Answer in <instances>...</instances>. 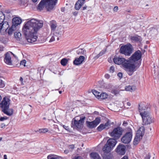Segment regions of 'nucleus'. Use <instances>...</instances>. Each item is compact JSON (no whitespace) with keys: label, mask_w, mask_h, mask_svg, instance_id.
<instances>
[{"label":"nucleus","mask_w":159,"mask_h":159,"mask_svg":"<svg viewBox=\"0 0 159 159\" xmlns=\"http://www.w3.org/2000/svg\"><path fill=\"white\" fill-rule=\"evenodd\" d=\"M43 25L42 21L35 19H32L25 23L22 31L29 43H33L37 40V37L36 34Z\"/></svg>","instance_id":"nucleus-1"},{"label":"nucleus","mask_w":159,"mask_h":159,"mask_svg":"<svg viewBox=\"0 0 159 159\" xmlns=\"http://www.w3.org/2000/svg\"><path fill=\"white\" fill-rule=\"evenodd\" d=\"M141 56V51L138 50L128 59L131 75L140 66L141 61L139 60Z\"/></svg>","instance_id":"nucleus-2"},{"label":"nucleus","mask_w":159,"mask_h":159,"mask_svg":"<svg viewBox=\"0 0 159 159\" xmlns=\"http://www.w3.org/2000/svg\"><path fill=\"white\" fill-rule=\"evenodd\" d=\"M57 0H42L39 4L37 9L41 11L45 7L48 11L52 10Z\"/></svg>","instance_id":"nucleus-3"},{"label":"nucleus","mask_w":159,"mask_h":159,"mask_svg":"<svg viewBox=\"0 0 159 159\" xmlns=\"http://www.w3.org/2000/svg\"><path fill=\"white\" fill-rule=\"evenodd\" d=\"M113 60L116 64L121 65L127 74L129 75H131L128 59L126 60L124 58L115 57Z\"/></svg>","instance_id":"nucleus-4"},{"label":"nucleus","mask_w":159,"mask_h":159,"mask_svg":"<svg viewBox=\"0 0 159 159\" xmlns=\"http://www.w3.org/2000/svg\"><path fill=\"white\" fill-rule=\"evenodd\" d=\"M11 16L9 13L3 12L1 11V31H4L5 32L9 27L8 22L7 21L9 17Z\"/></svg>","instance_id":"nucleus-5"},{"label":"nucleus","mask_w":159,"mask_h":159,"mask_svg":"<svg viewBox=\"0 0 159 159\" xmlns=\"http://www.w3.org/2000/svg\"><path fill=\"white\" fill-rule=\"evenodd\" d=\"M10 104V99L7 97H4L1 102V107L2 109V111L8 116L11 115L13 113L12 109H9Z\"/></svg>","instance_id":"nucleus-6"},{"label":"nucleus","mask_w":159,"mask_h":159,"mask_svg":"<svg viewBox=\"0 0 159 159\" xmlns=\"http://www.w3.org/2000/svg\"><path fill=\"white\" fill-rule=\"evenodd\" d=\"M117 142L116 140L110 139L107 141L106 144L103 147L102 150L104 153H108L112 150Z\"/></svg>","instance_id":"nucleus-7"},{"label":"nucleus","mask_w":159,"mask_h":159,"mask_svg":"<svg viewBox=\"0 0 159 159\" xmlns=\"http://www.w3.org/2000/svg\"><path fill=\"white\" fill-rule=\"evenodd\" d=\"M133 48L130 43L123 45L120 48V52L126 56H129L132 52Z\"/></svg>","instance_id":"nucleus-8"},{"label":"nucleus","mask_w":159,"mask_h":159,"mask_svg":"<svg viewBox=\"0 0 159 159\" xmlns=\"http://www.w3.org/2000/svg\"><path fill=\"white\" fill-rule=\"evenodd\" d=\"M50 26L52 30V33L55 36L58 37L57 38V40H59V37H60L61 36V32L60 30V29L59 28H57L56 29L57 24L55 21L53 20L50 22Z\"/></svg>","instance_id":"nucleus-9"},{"label":"nucleus","mask_w":159,"mask_h":159,"mask_svg":"<svg viewBox=\"0 0 159 159\" xmlns=\"http://www.w3.org/2000/svg\"><path fill=\"white\" fill-rule=\"evenodd\" d=\"M128 131L122 136L121 141L124 143H128L131 141L132 137V131L131 129L128 128Z\"/></svg>","instance_id":"nucleus-10"},{"label":"nucleus","mask_w":159,"mask_h":159,"mask_svg":"<svg viewBox=\"0 0 159 159\" xmlns=\"http://www.w3.org/2000/svg\"><path fill=\"white\" fill-rule=\"evenodd\" d=\"M123 130L120 127L115 128L110 133V135L116 139H118L122 134Z\"/></svg>","instance_id":"nucleus-11"},{"label":"nucleus","mask_w":159,"mask_h":159,"mask_svg":"<svg viewBox=\"0 0 159 159\" xmlns=\"http://www.w3.org/2000/svg\"><path fill=\"white\" fill-rule=\"evenodd\" d=\"M84 120H74L71 122V126L74 129H80L83 128Z\"/></svg>","instance_id":"nucleus-12"},{"label":"nucleus","mask_w":159,"mask_h":159,"mask_svg":"<svg viewBox=\"0 0 159 159\" xmlns=\"http://www.w3.org/2000/svg\"><path fill=\"white\" fill-rule=\"evenodd\" d=\"M11 54H12V52H9L5 54L4 61L8 65L14 66L16 65V63L15 62H13L11 60Z\"/></svg>","instance_id":"nucleus-13"},{"label":"nucleus","mask_w":159,"mask_h":159,"mask_svg":"<svg viewBox=\"0 0 159 159\" xmlns=\"http://www.w3.org/2000/svg\"><path fill=\"white\" fill-rule=\"evenodd\" d=\"M116 152L119 154L124 155L125 152V147L123 144H119L116 149Z\"/></svg>","instance_id":"nucleus-14"},{"label":"nucleus","mask_w":159,"mask_h":159,"mask_svg":"<svg viewBox=\"0 0 159 159\" xmlns=\"http://www.w3.org/2000/svg\"><path fill=\"white\" fill-rule=\"evenodd\" d=\"M100 120H94L91 122L87 121V126L89 128L92 129L96 127L100 122Z\"/></svg>","instance_id":"nucleus-15"},{"label":"nucleus","mask_w":159,"mask_h":159,"mask_svg":"<svg viewBox=\"0 0 159 159\" xmlns=\"http://www.w3.org/2000/svg\"><path fill=\"white\" fill-rule=\"evenodd\" d=\"M85 59L84 56H80L79 58H77L73 61V64L75 65H80L83 63Z\"/></svg>","instance_id":"nucleus-16"},{"label":"nucleus","mask_w":159,"mask_h":159,"mask_svg":"<svg viewBox=\"0 0 159 159\" xmlns=\"http://www.w3.org/2000/svg\"><path fill=\"white\" fill-rule=\"evenodd\" d=\"M110 125L109 124V122L108 121L105 124H102L100 125L97 128V129L99 131H101L104 129H108L110 128Z\"/></svg>","instance_id":"nucleus-17"},{"label":"nucleus","mask_w":159,"mask_h":159,"mask_svg":"<svg viewBox=\"0 0 159 159\" xmlns=\"http://www.w3.org/2000/svg\"><path fill=\"white\" fill-rule=\"evenodd\" d=\"M21 22V20L20 18L18 17H14L12 20V26H15L16 28V26L20 24Z\"/></svg>","instance_id":"nucleus-18"},{"label":"nucleus","mask_w":159,"mask_h":159,"mask_svg":"<svg viewBox=\"0 0 159 159\" xmlns=\"http://www.w3.org/2000/svg\"><path fill=\"white\" fill-rule=\"evenodd\" d=\"M140 115L142 117V119H151L152 118L150 116L149 113L147 111H145L143 112L140 111Z\"/></svg>","instance_id":"nucleus-19"},{"label":"nucleus","mask_w":159,"mask_h":159,"mask_svg":"<svg viewBox=\"0 0 159 159\" xmlns=\"http://www.w3.org/2000/svg\"><path fill=\"white\" fill-rule=\"evenodd\" d=\"M93 117L95 118V119H105V118L103 116L99 115L98 112L97 111L94 112L92 114Z\"/></svg>","instance_id":"nucleus-20"},{"label":"nucleus","mask_w":159,"mask_h":159,"mask_svg":"<svg viewBox=\"0 0 159 159\" xmlns=\"http://www.w3.org/2000/svg\"><path fill=\"white\" fill-rule=\"evenodd\" d=\"M139 110L140 113V111H141L142 112H143L146 111V107L145 106L144 103L143 102H141L139 104Z\"/></svg>","instance_id":"nucleus-21"},{"label":"nucleus","mask_w":159,"mask_h":159,"mask_svg":"<svg viewBox=\"0 0 159 159\" xmlns=\"http://www.w3.org/2000/svg\"><path fill=\"white\" fill-rule=\"evenodd\" d=\"M130 39L136 42H140L141 41V37L137 35H134L130 37Z\"/></svg>","instance_id":"nucleus-22"},{"label":"nucleus","mask_w":159,"mask_h":159,"mask_svg":"<svg viewBox=\"0 0 159 159\" xmlns=\"http://www.w3.org/2000/svg\"><path fill=\"white\" fill-rule=\"evenodd\" d=\"M145 132V128L143 126L140 127L139 129L137 130L136 134L138 133L139 134V135L141 136L142 138Z\"/></svg>","instance_id":"nucleus-23"},{"label":"nucleus","mask_w":159,"mask_h":159,"mask_svg":"<svg viewBox=\"0 0 159 159\" xmlns=\"http://www.w3.org/2000/svg\"><path fill=\"white\" fill-rule=\"evenodd\" d=\"M139 134L138 133L137 134H136V135L135 137L134 141V145L137 144L139 142L140 139H141L142 138L141 137V136L139 135Z\"/></svg>","instance_id":"nucleus-24"},{"label":"nucleus","mask_w":159,"mask_h":159,"mask_svg":"<svg viewBox=\"0 0 159 159\" xmlns=\"http://www.w3.org/2000/svg\"><path fill=\"white\" fill-rule=\"evenodd\" d=\"M90 156L92 159H101L98 154L96 152H92Z\"/></svg>","instance_id":"nucleus-25"},{"label":"nucleus","mask_w":159,"mask_h":159,"mask_svg":"<svg viewBox=\"0 0 159 159\" xmlns=\"http://www.w3.org/2000/svg\"><path fill=\"white\" fill-rule=\"evenodd\" d=\"M15 38L18 41H20L21 39V34L19 32L16 31L14 33Z\"/></svg>","instance_id":"nucleus-26"},{"label":"nucleus","mask_w":159,"mask_h":159,"mask_svg":"<svg viewBox=\"0 0 159 159\" xmlns=\"http://www.w3.org/2000/svg\"><path fill=\"white\" fill-rule=\"evenodd\" d=\"M136 89V87L134 86L129 85L125 87V89L127 91L132 92L134 91Z\"/></svg>","instance_id":"nucleus-27"},{"label":"nucleus","mask_w":159,"mask_h":159,"mask_svg":"<svg viewBox=\"0 0 159 159\" xmlns=\"http://www.w3.org/2000/svg\"><path fill=\"white\" fill-rule=\"evenodd\" d=\"M76 53L78 55H85L86 54V51L83 49L80 48L77 50Z\"/></svg>","instance_id":"nucleus-28"},{"label":"nucleus","mask_w":159,"mask_h":159,"mask_svg":"<svg viewBox=\"0 0 159 159\" xmlns=\"http://www.w3.org/2000/svg\"><path fill=\"white\" fill-rule=\"evenodd\" d=\"M16 28L15 26H11V27L9 29L8 33L9 35H11L12 34L13 32L16 30Z\"/></svg>","instance_id":"nucleus-29"},{"label":"nucleus","mask_w":159,"mask_h":159,"mask_svg":"<svg viewBox=\"0 0 159 159\" xmlns=\"http://www.w3.org/2000/svg\"><path fill=\"white\" fill-rule=\"evenodd\" d=\"M92 92L96 98L99 99V98L101 95V93L99 92L98 91L94 90H92Z\"/></svg>","instance_id":"nucleus-30"},{"label":"nucleus","mask_w":159,"mask_h":159,"mask_svg":"<svg viewBox=\"0 0 159 159\" xmlns=\"http://www.w3.org/2000/svg\"><path fill=\"white\" fill-rule=\"evenodd\" d=\"M152 121L151 120H142V124L143 125H145L150 124Z\"/></svg>","instance_id":"nucleus-31"},{"label":"nucleus","mask_w":159,"mask_h":159,"mask_svg":"<svg viewBox=\"0 0 159 159\" xmlns=\"http://www.w3.org/2000/svg\"><path fill=\"white\" fill-rule=\"evenodd\" d=\"M108 95L106 93H101V95L100 96V97L99 98V99H105L107 98Z\"/></svg>","instance_id":"nucleus-32"},{"label":"nucleus","mask_w":159,"mask_h":159,"mask_svg":"<svg viewBox=\"0 0 159 159\" xmlns=\"http://www.w3.org/2000/svg\"><path fill=\"white\" fill-rule=\"evenodd\" d=\"M68 62L67 60L65 58L62 59L61 61V63L62 65L65 66L66 65Z\"/></svg>","instance_id":"nucleus-33"},{"label":"nucleus","mask_w":159,"mask_h":159,"mask_svg":"<svg viewBox=\"0 0 159 159\" xmlns=\"http://www.w3.org/2000/svg\"><path fill=\"white\" fill-rule=\"evenodd\" d=\"M48 159H57L59 158V157L53 155H49L47 157Z\"/></svg>","instance_id":"nucleus-34"},{"label":"nucleus","mask_w":159,"mask_h":159,"mask_svg":"<svg viewBox=\"0 0 159 159\" xmlns=\"http://www.w3.org/2000/svg\"><path fill=\"white\" fill-rule=\"evenodd\" d=\"M105 51L102 50L99 54L97 55L95 57H94V58L95 59H98L102 55L105 53Z\"/></svg>","instance_id":"nucleus-35"},{"label":"nucleus","mask_w":159,"mask_h":159,"mask_svg":"<svg viewBox=\"0 0 159 159\" xmlns=\"http://www.w3.org/2000/svg\"><path fill=\"white\" fill-rule=\"evenodd\" d=\"M105 51L102 50L99 54L97 55L95 57H94V58L95 59H98L102 55L105 53Z\"/></svg>","instance_id":"nucleus-36"},{"label":"nucleus","mask_w":159,"mask_h":159,"mask_svg":"<svg viewBox=\"0 0 159 159\" xmlns=\"http://www.w3.org/2000/svg\"><path fill=\"white\" fill-rule=\"evenodd\" d=\"M81 6V5L77 3V2L75 4V8L76 10H79L80 9Z\"/></svg>","instance_id":"nucleus-37"},{"label":"nucleus","mask_w":159,"mask_h":159,"mask_svg":"<svg viewBox=\"0 0 159 159\" xmlns=\"http://www.w3.org/2000/svg\"><path fill=\"white\" fill-rule=\"evenodd\" d=\"M119 91L118 90L113 89L111 90V93L115 95H117L119 93Z\"/></svg>","instance_id":"nucleus-38"},{"label":"nucleus","mask_w":159,"mask_h":159,"mask_svg":"<svg viewBox=\"0 0 159 159\" xmlns=\"http://www.w3.org/2000/svg\"><path fill=\"white\" fill-rule=\"evenodd\" d=\"M48 131V129L47 128H44L40 129L39 130V132L40 133H45L47 132Z\"/></svg>","instance_id":"nucleus-39"},{"label":"nucleus","mask_w":159,"mask_h":159,"mask_svg":"<svg viewBox=\"0 0 159 159\" xmlns=\"http://www.w3.org/2000/svg\"><path fill=\"white\" fill-rule=\"evenodd\" d=\"M85 0H78L77 2L78 3L82 6L85 2Z\"/></svg>","instance_id":"nucleus-40"},{"label":"nucleus","mask_w":159,"mask_h":159,"mask_svg":"<svg viewBox=\"0 0 159 159\" xmlns=\"http://www.w3.org/2000/svg\"><path fill=\"white\" fill-rule=\"evenodd\" d=\"M55 37H57L55 35H54L53 34V35L52 36L50 39V40L49 42H52L55 40Z\"/></svg>","instance_id":"nucleus-41"},{"label":"nucleus","mask_w":159,"mask_h":159,"mask_svg":"<svg viewBox=\"0 0 159 159\" xmlns=\"http://www.w3.org/2000/svg\"><path fill=\"white\" fill-rule=\"evenodd\" d=\"M5 86V82L2 80H1V88H3Z\"/></svg>","instance_id":"nucleus-42"},{"label":"nucleus","mask_w":159,"mask_h":159,"mask_svg":"<svg viewBox=\"0 0 159 159\" xmlns=\"http://www.w3.org/2000/svg\"><path fill=\"white\" fill-rule=\"evenodd\" d=\"M115 71V67L113 66H111L110 69V72L113 73Z\"/></svg>","instance_id":"nucleus-43"},{"label":"nucleus","mask_w":159,"mask_h":159,"mask_svg":"<svg viewBox=\"0 0 159 159\" xmlns=\"http://www.w3.org/2000/svg\"><path fill=\"white\" fill-rule=\"evenodd\" d=\"M26 63V61L25 60H23L20 61V64L21 65H23L24 66H25V64Z\"/></svg>","instance_id":"nucleus-44"},{"label":"nucleus","mask_w":159,"mask_h":159,"mask_svg":"<svg viewBox=\"0 0 159 159\" xmlns=\"http://www.w3.org/2000/svg\"><path fill=\"white\" fill-rule=\"evenodd\" d=\"M11 55H12L16 59V61H15L16 62H15V63H16V64L18 62L17 57V56H16L15 54H13L12 52V54H11Z\"/></svg>","instance_id":"nucleus-45"},{"label":"nucleus","mask_w":159,"mask_h":159,"mask_svg":"<svg viewBox=\"0 0 159 159\" xmlns=\"http://www.w3.org/2000/svg\"><path fill=\"white\" fill-rule=\"evenodd\" d=\"M117 75L120 79H121L122 77V73L119 72L118 73Z\"/></svg>","instance_id":"nucleus-46"},{"label":"nucleus","mask_w":159,"mask_h":159,"mask_svg":"<svg viewBox=\"0 0 159 159\" xmlns=\"http://www.w3.org/2000/svg\"><path fill=\"white\" fill-rule=\"evenodd\" d=\"M110 76L108 74H106L105 75V77L106 78L108 79L110 78Z\"/></svg>","instance_id":"nucleus-47"},{"label":"nucleus","mask_w":159,"mask_h":159,"mask_svg":"<svg viewBox=\"0 0 159 159\" xmlns=\"http://www.w3.org/2000/svg\"><path fill=\"white\" fill-rule=\"evenodd\" d=\"M73 159H82V158L80 156H78L75 157L73 158Z\"/></svg>","instance_id":"nucleus-48"},{"label":"nucleus","mask_w":159,"mask_h":159,"mask_svg":"<svg viewBox=\"0 0 159 159\" xmlns=\"http://www.w3.org/2000/svg\"><path fill=\"white\" fill-rule=\"evenodd\" d=\"M150 155L149 154H148L146 157H145L144 159H150Z\"/></svg>","instance_id":"nucleus-49"},{"label":"nucleus","mask_w":159,"mask_h":159,"mask_svg":"<svg viewBox=\"0 0 159 159\" xmlns=\"http://www.w3.org/2000/svg\"><path fill=\"white\" fill-rule=\"evenodd\" d=\"M85 117L84 115H82L81 116H80V119H85Z\"/></svg>","instance_id":"nucleus-50"},{"label":"nucleus","mask_w":159,"mask_h":159,"mask_svg":"<svg viewBox=\"0 0 159 159\" xmlns=\"http://www.w3.org/2000/svg\"><path fill=\"white\" fill-rule=\"evenodd\" d=\"M118 9V7L117 6H115L113 9V10L114 11H116Z\"/></svg>","instance_id":"nucleus-51"},{"label":"nucleus","mask_w":159,"mask_h":159,"mask_svg":"<svg viewBox=\"0 0 159 159\" xmlns=\"http://www.w3.org/2000/svg\"><path fill=\"white\" fill-rule=\"evenodd\" d=\"M69 147L70 148L73 149L74 148L75 146H74V145L72 144V145H70Z\"/></svg>","instance_id":"nucleus-52"},{"label":"nucleus","mask_w":159,"mask_h":159,"mask_svg":"<svg viewBox=\"0 0 159 159\" xmlns=\"http://www.w3.org/2000/svg\"><path fill=\"white\" fill-rule=\"evenodd\" d=\"M121 159H128V157L127 156H125Z\"/></svg>","instance_id":"nucleus-53"},{"label":"nucleus","mask_w":159,"mask_h":159,"mask_svg":"<svg viewBox=\"0 0 159 159\" xmlns=\"http://www.w3.org/2000/svg\"><path fill=\"white\" fill-rule=\"evenodd\" d=\"M65 7H62L61 8V11L63 12L65 11Z\"/></svg>","instance_id":"nucleus-54"},{"label":"nucleus","mask_w":159,"mask_h":159,"mask_svg":"<svg viewBox=\"0 0 159 159\" xmlns=\"http://www.w3.org/2000/svg\"><path fill=\"white\" fill-rule=\"evenodd\" d=\"M63 126L64 127V128L66 130H67L68 129V126H66L65 125H63Z\"/></svg>","instance_id":"nucleus-55"},{"label":"nucleus","mask_w":159,"mask_h":159,"mask_svg":"<svg viewBox=\"0 0 159 159\" xmlns=\"http://www.w3.org/2000/svg\"><path fill=\"white\" fill-rule=\"evenodd\" d=\"M78 12L77 11H75L73 13V15L74 16H76Z\"/></svg>","instance_id":"nucleus-56"},{"label":"nucleus","mask_w":159,"mask_h":159,"mask_svg":"<svg viewBox=\"0 0 159 159\" xmlns=\"http://www.w3.org/2000/svg\"><path fill=\"white\" fill-rule=\"evenodd\" d=\"M23 80V79L22 78V77H20V82H21V83H22Z\"/></svg>","instance_id":"nucleus-57"},{"label":"nucleus","mask_w":159,"mask_h":159,"mask_svg":"<svg viewBox=\"0 0 159 159\" xmlns=\"http://www.w3.org/2000/svg\"><path fill=\"white\" fill-rule=\"evenodd\" d=\"M5 126V125L3 123H2L1 125V127L3 128V127Z\"/></svg>","instance_id":"nucleus-58"},{"label":"nucleus","mask_w":159,"mask_h":159,"mask_svg":"<svg viewBox=\"0 0 159 159\" xmlns=\"http://www.w3.org/2000/svg\"><path fill=\"white\" fill-rule=\"evenodd\" d=\"M4 159H7V155H4Z\"/></svg>","instance_id":"nucleus-59"},{"label":"nucleus","mask_w":159,"mask_h":159,"mask_svg":"<svg viewBox=\"0 0 159 159\" xmlns=\"http://www.w3.org/2000/svg\"><path fill=\"white\" fill-rule=\"evenodd\" d=\"M127 105L129 106H130L131 105V103L129 102H127Z\"/></svg>","instance_id":"nucleus-60"},{"label":"nucleus","mask_w":159,"mask_h":159,"mask_svg":"<svg viewBox=\"0 0 159 159\" xmlns=\"http://www.w3.org/2000/svg\"><path fill=\"white\" fill-rule=\"evenodd\" d=\"M86 8H87V7L86 6L84 7H83V10H84L86 9Z\"/></svg>","instance_id":"nucleus-61"},{"label":"nucleus","mask_w":159,"mask_h":159,"mask_svg":"<svg viewBox=\"0 0 159 159\" xmlns=\"http://www.w3.org/2000/svg\"><path fill=\"white\" fill-rule=\"evenodd\" d=\"M38 0H32V1L34 2H36Z\"/></svg>","instance_id":"nucleus-62"},{"label":"nucleus","mask_w":159,"mask_h":159,"mask_svg":"<svg viewBox=\"0 0 159 159\" xmlns=\"http://www.w3.org/2000/svg\"><path fill=\"white\" fill-rule=\"evenodd\" d=\"M103 159H110V158L109 159V158H107H107H105L104 157H103Z\"/></svg>","instance_id":"nucleus-63"},{"label":"nucleus","mask_w":159,"mask_h":159,"mask_svg":"<svg viewBox=\"0 0 159 159\" xmlns=\"http://www.w3.org/2000/svg\"><path fill=\"white\" fill-rule=\"evenodd\" d=\"M2 119H5L3 117H1V120H2Z\"/></svg>","instance_id":"nucleus-64"}]
</instances>
